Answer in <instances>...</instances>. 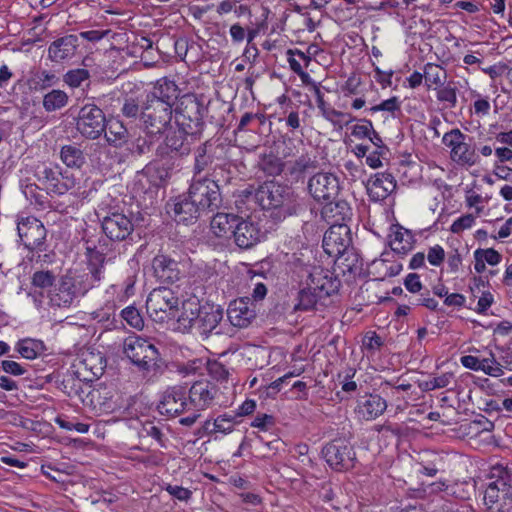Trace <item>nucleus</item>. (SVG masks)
Segmentation results:
<instances>
[{
    "label": "nucleus",
    "mask_w": 512,
    "mask_h": 512,
    "mask_svg": "<svg viewBox=\"0 0 512 512\" xmlns=\"http://www.w3.org/2000/svg\"><path fill=\"white\" fill-rule=\"evenodd\" d=\"M255 197L260 206L271 211V215L277 220L295 214L299 208L294 191L289 186L275 181L263 183L257 189Z\"/></svg>",
    "instance_id": "f257e3e1"
},
{
    "label": "nucleus",
    "mask_w": 512,
    "mask_h": 512,
    "mask_svg": "<svg viewBox=\"0 0 512 512\" xmlns=\"http://www.w3.org/2000/svg\"><path fill=\"white\" fill-rule=\"evenodd\" d=\"M123 352L127 359L145 377L162 374L165 361L158 349L148 340L138 336H129L124 341Z\"/></svg>",
    "instance_id": "f03ea898"
},
{
    "label": "nucleus",
    "mask_w": 512,
    "mask_h": 512,
    "mask_svg": "<svg viewBox=\"0 0 512 512\" xmlns=\"http://www.w3.org/2000/svg\"><path fill=\"white\" fill-rule=\"evenodd\" d=\"M34 176L42 188L50 195H64L78 187V181L73 173L63 169L58 164L42 163L37 165Z\"/></svg>",
    "instance_id": "7ed1b4c3"
},
{
    "label": "nucleus",
    "mask_w": 512,
    "mask_h": 512,
    "mask_svg": "<svg viewBox=\"0 0 512 512\" xmlns=\"http://www.w3.org/2000/svg\"><path fill=\"white\" fill-rule=\"evenodd\" d=\"M87 266L79 274H71V280L78 295L84 296L104 279L106 257L95 248L87 247Z\"/></svg>",
    "instance_id": "20e7f679"
},
{
    "label": "nucleus",
    "mask_w": 512,
    "mask_h": 512,
    "mask_svg": "<svg viewBox=\"0 0 512 512\" xmlns=\"http://www.w3.org/2000/svg\"><path fill=\"white\" fill-rule=\"evenodd\" d=\"M202 103L194 96L186 94L181 97L175 109L178 128L190 134L192 139L202 133L204 127Z\"/></svg>",
    "instance_id": "39448f33"
},
{
    "label": "nucleus",
    "mask_w": 512,
    "mask_h": 512,
    "mask_svg": "<svg viewBox=\"0 0 512 512\" xmlns=\"http://www.w3.org/2000/svg\"><path fill=\"white\" fill-rule=\"evenodd\" d=\"M188 194L204 213L214 212L222 202L219 185L208 177H193Z\"/></svg>",
    "instance_id": "423d86ee"
},
{
    "label": "nucleus",
    "mask_w": 512,
    "mask_h": 512,
    "mask_svg": "<svg viewBox=\"0 0 512 512\" xmlns=\"http://www.w3.org/2000/svg\"><path fill=\"white\" fill-rule=\"evenodd\" d=\"M173 108L159 100H148L141 113L143 128L147 134L163 133L172 121Z\"/></svg>",
    "instance_id": "0eeeda50"
},
{
    "label": "nucleus",
    "mask_w": 512,
    "mask_h": 512,
    "mask_svg": "<svg viewBox=\"0 0 512 512\" xmlns=\"http://www.w3.org/2000/svg\"><path fill=\"white\" fill-rule=\"evenodd\" d=\"M104 112L95 104H86L78 112L76 129L85 138L98 139L106 129Z\"/></svg>",
    "instance_id": "6e6552de"
},
{
    "label": "nucleus",
    "mask_w": 512,
    "mask_h": 512,
    "mask_svg": "<svg viewBox=\"0 0 512 512\" xmlns=\"http://www.w3.org/2000/svg\"><path fill=\"white\" fill-rule=\"evenodd\" d=\"M179 299L174 292L166 288L154 289L146 301L147 311L152 318L157 320H171L176 317L178 311Z\"/></svg>",
    "instance_id": "1a4fd4ad"
},
{
    "label": "nucleus",
    "mask_w": 512,
    "mask_h": 512,
    "mask_svg": "<svg viewBox=\"0 0 512 512\" xmlns=\"http://www.w3.org/2000/svg\"><path fill=\"white\" fill-rule=\"evenodd\" d=\"M327 464L336 471L349 470L354 467L355 452L351 444L344 438H336L322 449Z\"/></svg>",
    "instance_id": "9d476101"
},
{
    "label": "nucleus",
    "mask_w": 512,
    "mask_h": 512,
    "mask_svg": "<svg viewBox=\"0 0 512 512\" xmlns=\"http://www.w3.org/2000/svg\"><path fill=\"white\" fill-rule=\"evenodd\" d=\"M17 232L21 242L28 250H45L46 228L36 217H19L17 221Z\"/></svg>",
    "instance_id": "9b49d317"
},
{
    "label": "nucleus",
    "mask_w": 512,
    "mask_h": 512,
    "mask_svg": "<svg viewBox=\"0 0 512 512\" xmlns=\"http://www.w3.org/2000/svg\"><path fill=\"white\" fill-rule=\"evenodd\" d=\"M306 285L310 292L322 299L338 292L340 280L329 269L313 266L308 270Z\"/></svg>",
    "instance_id": "f8f14e48"
},
{
    "label": "nucleus",
    "mask_w": 512,
    "mask_h": 512,
    "mask_svg": "<svg viewBox=\"0 0 512 512\" xmlns=\"http://www.w3.org/2000/svg\"><path fill=\"white\" fill-rule=\"evenodd\" d=\"M466 136L459 130L453 129L443 136V143L451 149V158L458 164L472 166L478 162L475 149L465 142Z\"/></svg>",
    "instance_id": "ddd939ff"
},
{
    "label": "nucleus",
    "mask_w": 512,
    "mask_h": 512,
    "mask_svg": "<svg viewBox=\"0 0 512 512\" xmlns=\"http://www.w3.org/2000/svg\"><path fill=\"white\" fill-rule=\"evenodd\" d=\"M352 243L351 230L347 224H331L323 237V249L330 257H340Z\"/></svg>",
    "instance_id": "4468645a"
},
{
    "label": "nucleus",
    "mask_w": 512,
    "mask_h": 512,
    "mask_svg": "<svg viewBox=\"0 0 512 512\" xmlns=\"http://www.w3.org/2000/svg\"><path fill=\"white\" fill-rule=\"evenodd\" d=\"M308 190L316 201L330 202L337 199L340 191L339 180L332 173H317L309 179Z\"/></svg>",
    "instance_id": "2eb2a0df"
},
{
    "label": "nucleus",
    "mask_w": 512,
    "mask_h": 512,
    "mask_svg": "<svg viewBox=\"0 0 512 512\" xmlns=\"http://www.w3.org/2000/svg\"><path fill=\"white\" fill-rule=\"evenodd\" d=\"M190 134L178 128L168 132L163 144L157 148V155L161 157H183L191 152L192 142Z\"/></svg>",
    "instance_id": "dca6fc26"
},
{
    "label": "nucleus",
    "mask_w": 512,
    "mask_h": 512,
    "mask_svg": "<svg viewBox=\"0 0 512 512\" xmlns=\"http://www.w3.org/2000/svg\"><path fill=\"white\" fill-rule=\"evenodd\" d=\"M218 393V388L209 381H197L189 389L188 402L191 411L209 408Z\"/></svg>",
    "instance_id": "f3484780"
},
{
    "label": "nucleus",
    "mask_w": 512,
    "mask_h": 512,
    "mask_svg": "<svg viewBox=\"0 0 512 512\" xmlns=\"http://www.w3.org/2000/svg\"><path fill=\"white\" fill-rule=\"evenodd\" d=\"M158 408L162 414L169 416L191 411L186 391L179 386L166 390Z\"/></svg>",
    "instance_id": "a211bd4d"
},
{
    "label": "nucleus",
    "mask_w": 512,
    "mask_h": 512,
    "mask_svg": "<svg viewBox=\"0 0 512 512\" xmlns=\"http://www.w3.org/2000/svg\"><path fill=\"white\" fill-rule=\"evenodd\" d=\"M79 46L78 36L68 34L55 39L50 43L47 56L48 59L55 63H63L71 60L77 52Z\"/></svg>",
    "instance_id": "6ab92c4d"
},
{
    "label": "nucleus",
    "mask_w": 512,
    "mask_h": 512,
    "mask_svg": "<svg viewBox=\"0 0 512 512\" xmlns=\"http://www.w3.org/2000/svg\"><path fill=\"white\" fill-rule=\"evenodd\" d=\"M102 230L109 239L121 241L132 233L133 224L126 215L115 212L103 218Z\"/></svg>",
    "instance_id": "aec40b11"
},
{
    "label": "nucleus",
    "mask_w": 512,
    "mask_h": 512,
    "mask_svg": "<svg viewBox=\"0 0 512 512\" xmlns=\"http://www.w3.org/2000/svg\"><path fill=\"white\" fill-rule=\"evenodd\" d=\"M153 274L161 284H173L180 279L178 262L166 255H157L152 260Z\"/></svg>",
    "instance_id": "412c9836"
},
{
    "label": "nucleus",
    "mask_w": 512,
    "mask_h": 512,
    "mask_svg": "<svg viewBox=\"0 0 512 512\" xmlns=\"http://www.w3.org/2000/svg\"><path fill=\"white\" fill-rule=\"evenodd\" d=\"M80 297L71 280V274L61 277L58 285L50 292L49 303L54 307H69L73 301Z\"/></svg>",
    "instance_id": "4be33fe9"
},
{
    "label": "nucleus",
    "mask_w": 512,
    "mask_h": 512,
    "mask_svg": "<svg viewBox=\"0 0 512 512\" xmlns=\"http://www.w3.org/2000/svg\"><path fill=\"white\" fill-rule=\"evenodd\" d=\"M396 189V181L390 173H377L368 180L367 191L373 201L385 200Z\"/></svg>",
    "instance_id": "5701e85b"
},
{
    "label": "nucleus",
    "mask_w": 512,
    "mask_h": 512,
    "mask_svg": "<svg viewBox=\"0 0 512 512\" xmlns=\"http://www.w3.org/2000/svg\"><path fill=\"white\" fill-rule=\"evenodd\" d=\"M204 212L193 201L189 194L179 196L173 204L174 219L178 223H192L196 221Z\"/></svg>",
    "instance_id": "b1692460"
},
{
    "label": "nucleus",
    "mask_w": 512,
    "mask_h": 512,
    "mask_svg": "<svg viewBox=\"0 0 512 512\" xmlns=\"http://www.w3.org/2000/svg\"><path fill=\"white\" fill-rule=\"evenodd\" d=\"M232 236L238 247L248 249L259 242L261 231L257 224L238 219Z\"/></svg>",
    "instance_id": "393cba45"
},
{
    "label": "nucleus",
    "mask_w": 512,
    "mask_h": 512,
    "mask_svg": "<svg viewBox=\"0 0 512 512\" xmlns=\"http://www.w3.org/2000/svg\"><path fill=\"white\" fill-rule=\"evenodd\" d=\"M386 408V401L382 397L370 394L358 401L356 412L361 419L369 421L383 414Z\"/></svg>",
    "instance_id": "a878e982"
},
{
    "label": "nucleus",
    "mask_w": 512,
    "mask_h": 512,
    "mask_svg": "<svg viewBox=\"0 0 512 512\" xmlns=\"http://www.w3.org/2000/svg\"><path fill=\"white\" fill-rule=\"evenodd\" d=\"M179 88L176 83L168 78H161L157 80L153 91L147 95L148 100H159L166 105L171 106L178 99Z\"/></svg>",
    "instance_id": "bb28decb"
},
{
    "label": "nucleus",
    "mask_w": 512,
    "mask_h": 512,
    "mask_svg": "<svg viewBox=\"0 0 512 512\" xmlns=\"http://www.w3.org/2000/svg\"><path fill=\"white\" fill-rule=\"evenodd\" d=\"M256 308L249 297L235 299L227 309L228 320H254L257 317Z\"/></svg>",
    "instance_id": "cd10ccee"
},
{
    "label": "nucleus",
    "mask_w": 512,
    "mask_h": 512,
    "mask_svg": "<svg viewBox=\"0 0 512 512\" xmlns=\"http://www.w3.org/2000/svg\"><path fill=\"white\" fill-rule=\"evenodd\" d=\"M106 129L103 132L105 139L109 145L114 147H122L127 143L129 133L124 124L115 118L106 119Z\"/></svg>",
    "instance_id": "c85d7f7f"
},
{
    "label": "nucleus",
    "mask_w": 512,
    "mask_h": 512,
    "mask_svg": "<svg viewBox=\"0 0 512 512\" xmlns=\"http://www.w3.org/2000/svg\"><path fill=\"white\" fill-rule=\"evenodd\" d=\"M492 477L496 478L493 485L499 488L504 499L512 500V469L501 464L492 467Z\"/></svg>",
    "instance_id": "c756f323"
},
{
    "label": "nucleus",
    "mask_w": 512,
    "mask_h": 512,
    "mask_svg": "<svg viewBox=\"0 0 512 512\" xmlns=\"http://www.w3.org/2000/svg\"><path fill=\"white\" fill-rule=\"evenodd\" d=\"M322 216L332 224L342 223L350 215V207L346 201H327L321 211Z\"/></svg>",
    "instance_id": "7c9ffc66"
},
{
    "label": "nucleus",
    "mask_w": 512,
    "mask_h": 512,
    "mask_svg": "<svg viewBox=\"0 0 512 512\" xmlns=\"http://www.w3.org/2000/svg\"><path fill=\"white\" fill-rule=\"evenodd\" d=\"M107 361L101 352L86 350L81 353L80 365L89 371L92 377H100L106 367Z\"/></svg>",
    "instance_id": "2f4dec72"
},
{
    "label": "nucleus",
    "mask_w": 512,
    "mask_h": 512,
    "mask_svg": "<svg viewBox=\"0 0 512 512\" xmlns=\"http://www.w3.org/2000/svg\"><path fill=\"white\" fill-rule=\"evenodd\" d=\"M389 238L391 249L398 254H406L413 247V235L403 227L394 226Z\"/></svg>",
    "instance_id": "473e14b6"
},
{
    "label": "nucleus",
    "mask_w": 512,
    "mask_h": 512,
    "mask_svg": "<svg viewBox=\"0 0 512 512\" xmlns=\"http://www.w3.org/2000/svg\"><path fill=\"white\" fill-rule=\"evenodd\" d=\"M238 219L232 214L217 213L211 220V230L217 237L230 238Z\"/></svg>",
    "instance_id": "72a5a7b5"
},
{
    "label": "nucleus",
    "mask_w": 512,
    "mask_h": 512,
    "mask_svg": "<svg viewBox=\"0 0 512 512\" xmlns=\"http://www.w3.org/2000/svg\"><path fill=\"white\" fill-rule=\"evenodd\" d=\"M215 151L216 147L209 141L197 148L195 151L194 177H202L201 173L213 163Z\"/></svg>",
    "instance_id": "f704fd0d"
},
{
    "label": "nucleus",
    "mask_w": 512,
    "mask_h": 512,
    "mask_svg": "<svg viewBox=\"0 0 512 512\" xmlns=\"http://www.w3.org/2000/svg\"><path fill=\"white\" fill-rule=\"evenodd\" d=\"M61 161L69 168H81L85 164L83 151L75 144H68L61 147Z\"/></svg>",
    "instance_id": "c9c22d12"
},
{
    "label": "nucleus",
    "mask_w": 512,
    "mask_h": 512,
    "mask_svg": "<svg viewBox=\"0 0 512 512\" xmlns=\"http://www.w3.org/2000/svg\"><path fill=\"white\" fill-rule=\"evenodd\" d=\"M287 56L290 69L296 73L303 82H306L307 79H309V75L304 71L300 60L304 62L305 67H308L311 62V57L299 49H289Z\"/></svg>",
    "instance_id": "e433bc0d"
},
{
    "label": "nucleus",
    "mask_w": 512,
    "mask_h": 512,
    "mask_svg": "<svg viewBox=\"0 0 512 512\" xmlns=\"http://www.w3.org/2000/svg\"><path fill=\"white\" fill-rule=\"evenodd\" d=\"M43 350V342L31 338L21 339L15 345V351H17L21 357L28 360L36 359L42 354Z\"/></svg>",
    "instance_id": "4c0bfd02"
},
{
    "label": "nucleus",
    "mask_w": 512,
    "mask_h": 512,
    "mask_svg": "<svg viewBox=\"0 0 512 512\" xmlns=\"http://www.w3.org/2000/svg\"><path fill=\"white\" fill-rule=\"evenodd\" d=\"M259 169L268 176L280 175L284 169V162L273 153L263 154L258 162Z\"/></svg>",
    "instance_id": "58836bf2"
},
{
    "label": "nucleus",
    "mask_w": 512,
    "mask_h": 512,
    "mask_svg": "<svg viewBox=\"0 0 512 512\" xmlns=\"http://www.w3.org/2000/svg\"><path fill=\"white\" fill-rule=\"evenodd\" d=\"M235 422L236 416L224 414L217 417L214 421L207 420L204 424V429L209 433L220 432L227 434L233 430Z\"/></svg>",
    "instance_id": "ea45409f"
},
{
    "label": "nucleus",
    "mask_w": 512,
    "mask_h": 512,
    "mask_svg": "<svg viewBox=\"0 0 512 512\" xmlns=\"http://www.w3.org/2000/svg\"><path fill=\"white\" fill-rule=\"evenodd\" d=\"M436 98L439 102L445 103L448 108H455L457 105V86L454 81H448L446 84L434 88Z\"/></svg>",
    "instance_id": "a19ab883"
},
{
    "label": "nucleus",
    "mask_w": 512,
    "mask_h": 512,
    "mask_svg": "<svg viewBox=\"0 0 512 512\" xmlns=\"http://www.w3.org/2000/svg\"><path fill=\"white\" fill-rule=\"evenodd\" d=\"M424 79L427 89H431L433 85L439 86L445 83L446 71L440 65L427 63L424 66Z\"/></svg>",
    "instance_id": "79ce46f5"
},
{
    "label": "nucleus",
    "mask_w": 512,
    "mask_h": 512,
    "mask_svg": "<svg viewBox=\"0 0 512 512\" xmlns=\"http://www.w3.org/2000/svg\"><path fill=\"white\" fill-rule=\"evenodd\" d=\"M67 102V94L62 90L54 89L44 96L43 107L47 112H52L61 109Z\"/></svg>",
    "instance_id": "37998d69"
},
{
    "label": "nucleus",
    "mask_w": 512,
    "mask_h": 512,
    "mask_svg": "<svg viewBox=\"0 0 512 512\" xmlns=\"http://www.w3.org/2000/svg\"><path fill=\"white\" fill-rule=\"evenodd\" d=\"M318 300H320L319 297L306 287L299 292L298 303L294 305V311H311L315 309Z\"/></svg>",
    "instance_id": "c03bdc74"
},
{
    "label": "nucleus",
    "mask_w": 512,
    "mask_h": 512,
    "mask_svg": "<svg viewBox=\"0 0 512 512\" xmlns=\"http://www.w3.org/2000/svg\"><path fill=\"white\" fill-rule=\"evenodd\" d=\"M383 344V339L375 331L366 332L362 339V349L366 351L368 357L374 356Z\"/></svg>",
    "instance_id": "a18cd8bd"
},
{
    "label": "nucleus",
    "mask_w": 512,
    "mask_h": 512,
    "mask_svg": "<svg viewBox=\"0 0 512 512\" xmlns=\"http://www.w3.org/2000/svg\"><path fill=\"white\" fill-rule=\"evenodd\" d=\"M316 165L317 162L313 160L308 154H302L290 164L289 172L291 175L298 177L310 169H315Z\"/></svg>",
    "instance_id": "49530a36"
},
{
    "label": "nucleus",
    "mask_w": 512,
    "mask_h": 512,
    "mask_svg": "<svg viewBox=\"0 0 512 512\" xmlns=\"http://www.w3.org/2000/svg\"><path fill=\"white\" fill-rule=\"evenodd\" d=\"M323 117L332 125L338 126L339 128L347 126L355 120V118L350 113L338 111L333 107L324 111Z\"/></svg>",
    "instance_id": "de8ad7c7"
},
{
    "label": "nucleus",
    "mask_w": 512,
    "mask_h": 512,
    "mask_svg": "<svg viewBox=\"0 0 512 512\" xmlns=\"http://www.w3.org/2000/svg\"><path fill=\"white\" fill-rule=\"evenodd\" d=\"M481 371L492 377H500L504 374L503 365L497 361L495 355L490 352L489 357L480 359Z\"/></svg>",
    "instance_id": "09e8293b"
},
{
    "label": "nucleus",
    "mask_w": 512,
    "mask_h": 512,
    "mask_svg": "<svg viewBox=\"0 0 512 512\" xmlns=\"http://www.w3.org/2000/svg\"><path fill=\"white\" fill-rule=\"evenodd\" d=\"M90 77V73L87 69L77 68L69 70L64 75V82L71 88H78L83 82L87 81Z\"/></svg>",
    "instance_id": "8fccbe9b"
},
{
    "label": "nucleus",
    "mask_w": 512,
    "mask_h": 512,
    "mask_svg": "<svg viewBox=\"0 0 512 512\" xmlns=\"http://www.w3.org/2000/svg\"><path fill=\"white\" fill-rule=\"evenodd\" d=\"M138 434L141 438L151 437V438L155 439L162 447L164 446V442H163L164 435L162 433V430L154 422L147 421V422L143 423L141 425V428L139 429Z\"/></svg>",
    "instance_id": "3c124183"
},
{
    "label": "nucleus",
    "mask_w": 512,
    "mask_h": 512,
    "mask_svg": "<svg viewBox=\"0 0 512 512\" xmlns=\"http://www.w3.org/2000/svg\"><path fill=\"white\" fill-rule=\"evenodd\" d=\"M55 282V275L51 271H36L32 276V284L39 288H48Z\"/></svg>",
    "instance_id": "603ef678"
},
{
    "label": "nucleus",
    "mask_w": 512,
    "mask_h": 512,
    "mask_svg": "<svg viewBox=\"0 0 512 512\" xmlns=\"http://www.w3.org/2000/svg\"><path fill=\"white\" fill-rule=\"evenodd\" d=\"M477 255L481 257L485 264L496 266L502 260V255L493 248L481 249L478 248L475 250Z\"/></svg>",
    "instance_id": "864d4df0"
},
{
    "label": "nucleus",
    "mask_w": 512,
    "mask_h": 512,
    "mask_svg": "<svg viewBox=\"0 0 512 512\" xmlns=\"http://www.w3.org/2000/svg\"><path fill=\"white\" fill-rule=\"evenodd\" d=\"M400 109H401V103H400L399 99L396 96H394L387 100L382 101L380 104L372 106L370 108V111L372 113H376L379 111H386V112H390L393 114L396 111H400Z\"/></svg>",
    "instance_id": "5fc2aeb1"
},
{
    "label": "nucleus",
    "mask_w": 512,
    "mask_h": 512,
    "mask_svg": "<svg viewBox=\"0 0 512 512\" xmlns=\"http://www.w3.org/2000/svg\"><path fill=\"white\" fill-rule=\"evenodd\" d=\"M471 93L474 97L477 98L473 104L474 113L477 116H481V117L487 116L491 109L490 102H489L488 98L481 97L480 94L477 93V91H475V90H473Z\"/></svg>",
    "instance_id": "6e6d98bb"
},
{
    "label": "nucleus",
    "mask_w": 512,
    "mask_h": 512,
    "mask_svg": "<svg viewBox=\"0 0 512 512\" xmlns=\"http://www.w3.org/2000/svg\"><path fill=\"white\" fill-rule=\"evenodd\" d=\"M164 490L179 501L187 502L192 496L191 490L179 485L166 484Z\"/></svg>",
    "instance_id": "4d7b16f0"
},
{
    "label": "nucleus",
    "mask_w": 512,
    "mask_h": 512,
    "mask_svg": "<svg viewBox=\"0 0 512 512\" xmlns=\"http://www.w3.org/2000/svg\"><path fill=\"white\" fill-rule=\"evenodd\" d=\"M116 304L113 301H108L103 307L93 312V317L99 320H115Z\"/></svg>",
    "instance_id": "13d9d810"
},
{
    "label": "nucleus",
    "mask_w": 512,
    "mask_h": 512,
    "mask_svg": "<svg viewBox=\"0 0 512 512\" xmlns=\"http://www.w3.org/2000/svg\"><path fill=\"white\" fill-rule=\"evenodd\" d=\"M454 375L451 372L443 373L426 383L427 389L435 390L448 387L453 381Z\"/></svg>",
    "instance_id": "bf43d9fd"
},
{
    "label": "nucleus",
    "mask_w": 512,
    "mask_h": 512,
    "mask_svg": "<svg viewBox=\"0 0 512 512\" xmlns=\"http://www.w3.org/2000/svg\"><path fill=\"white\" fill-rule=\"evenodd\" d=\"M476 216L472 214H466L456 219L451 225V231L453 233H460L466 229L471 228L475 223Z\"/></svg>",
    "instance_id": "052dcab7"
},
{
    "label": "nucleus",
    "mask_w": 512,
    "mask_h": 512,
    "mask_svg": "<svg viewBox=\"0 0 512 512\" xmlns=\"http://www.w3.org/2000/svg\"><path fill=\"white\" fill-rule=\"evenodd\" d=\"M55 422L59 425L60 428L68 430V431L75 430L79 433L84 434V433H87L89 430V425L86 423L72 422V421L66 420L62 417H57L55 419Z\"/></svg>",
    "instance_id": "680f3d73"
},
{
    "label": "nucleus",
    "mask_w": 512,
    "mask_h": 512,
    "mask_svg": "<svg viewBox=\"0 0 512 512\" xmlns=\"http://www.w3.org/2000/svg\"><path fill=\"white\" fill-rule=\"evenodd\" d=\"M373 131V125L370 120L362 119L361 123L356 124L352 128V135L356 138H368Z\"/></svg>",
    "instance_id": "e2e57ef3"
},
{
    "label": "nucleus",
    "mask_w": 512,
    "mask_h": 512,
    "mask_svg": "<svg viewBox=\"0 0 512 512\" xmlns=\"http://www.w3.org/2000/svg\"><path fill=\"white\" fill-rule=\"evenodd\" d=\"M208 371L211 377L217 381L226 380L229 376L228 369L222 363L217 361L208 364Z\"/></svg>",
    "instance_id": "0e129e2a"
},
{
    "label": "nucleus",
    "mask_w": 512,
    "mask_h": 512,
    "mask_svg": "<svg viewBox=\"0 0 512 512\" xmlns=\"http://www.w3.org/2000/svg\"><path fill=\"white\" fill-rule=\"evenodd\" d=\"M445 258V251L440 245L430 247L427 253V260L433 266H440Z\"/></svg>",
    "instance_id": "69168bd1"
},
{
    "label": "nucleus",
    "mask_w": 512,
    "mask_h": 512,
    "mask_svg": "<svg viewBox=\"0 0 512 512\" xmlns=\"http://www.w3.org/2000/svg\"><path fill=\"white\" fill-rule=\"evenodd\" d=\"M1 367L4 372L14 376H20L26 372V369L23 366L13 360L2 361Z\"/></svg>",
    "instance_id": "338daca9"
},
{
    "label": "nucleus",
    "mask_w": 512,
    "mask_h": 512,
    "mask_svg": "<svg viewBox=\"0 0 512 512\" xmlns=\"http://www.w3.org/2000/svg\"><path fill=\"white\" fill-rule=\"evenodd\" d=\"M405 288L411 293H417L422 289L420 277L416 273H410L404 281Z\"/></svg>",
    "instance_id": "774afa93"
}]
</instances>
